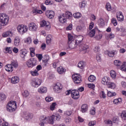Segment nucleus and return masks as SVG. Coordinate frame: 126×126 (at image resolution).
Segmentation results:
<instances>
[{"label":"nucleus","mask_w":126,"mask_h":126,"mask_svg":"<svg viewBox=\"0 0 126 126\" xmlns=\"http://www.w3.org/2000/svg\"><path fill=\"white\" fill-rule=\"evenodd\" d=\"M55 118V115H52L48 117L41 116L40 118V123H39V125L40 126H45V124H46V123H49L50 125H54L56 121Z\"/></svg>","instance_id":"f257e3e1"},{"label":"nucleus","mask_w":126,"mask_h":126,"mask_svg":"<svg viewBox=\"0 0 126 126\" xmlns=\"http://www.w3.org/2000/svg\"><path fill=\"white\" fill-rule=\"evenodd\" d=\"M9 21V17L5 13H0V23L3 25H7Z\"/></svg>","instance_id":"f03ea898"},{"label":"nucleus","mask_w":126,"mask_h":126,"mask_svg":"<svg viewBox=\"0 0 126 126\" xmlns=\"http://www.w3.org/2000/svg\"><path fill=\"white\" fill-rule=\"evenodd\" d=\"M16 108H17V106L16 105V101H11L8 103L6 109L8 112L12 113L13 111H15V109H16Z\"/></svg>","instance_id":"7ed1b4c3"},{"label":"nucleus","mask_w":126,"mask_h":126,"mask_svg":"<svg viewBox=\"0 0 126 126\" xmlns=\"http://www.w3.org/2000/svg\"><path fill=\"white\" fill-rule=\"evenodd\" d=\"M17 30L21 35H23L28 31V27L24 25H19L17 28Z\"/></svg>","instance_id":"20e7f679"},{"label":"nucleus","mask_w":126,"mask_h":126,"mask_svg":"<svg viewBox=\"0 0 126 126\" xmlns=\"http://www.w3.org/2000/svg\"><path fill=\"white\" fill-rule=\"evenodd\" d=\"M31 84L32 87H34L35 88H37L42 84V80L38 79V78H35L33 79L31 83Z\"/></svg>","instance_id":"39448f33"},{"label":"nucleus","mask_w":126,"mask_h":126,"mask_svg":"<svg viewBox=\"0 0 126 126\" xmlns=\"http://www.w3.org/2000/svg\"><path fill=\"white\" fill-rule=\"evenodd\" d=\"M72 79L76 84H79L81 83L82 80L81 79V76L78 74H74L72 76Z\"/></svg>","instance_id":"423d86ee"},{"label":"nucleus","mask_w":126,"mask_h":126,"mask_svg":"<svg viewBox=\"0 0 126 126\" xmlns=\"http://www.w3.org/2000/svg\"><path fill=\"white\" fill-rule=\"evenodd\" d=\"M53 90L56 93H61L63 90V85L60 83H57L53 86Z\"/></svg>","instance_id":"0eeeda50"},{"label":"nucleus","mask_w":126,"mask_h":126,"mask_svg":"<svg viewBox=\"0 0 126 126\" xmlns=\"http://www.w3.org/2000/svg\"><path fill=\"white\" fill-rule=\"evenodd\" d=\"M27 65L28 67L32 68L34 67L36 64H37V61L35 60V59L32 58L29 59L27 62Z\"/></svg>","instance_id":"6e6552de"},{"label":"nucleus","mask_w":126,"mask_h":126,"mask_svg":"<svg viewBox=\"0 0 126 126\" xmlns=\"http://www.w3.org/2000/svg\"><path fill=\"white\" fill-rule=\"evenodd\" d=\"M40 26H41V27H44V26H45V29L47 31H49V30L51 29V25L50 22H47L45 21V20H43L42 21L40 22Z\"/></svg>","instance_id":"1a4fd4ad"},{"label":"nucleus","mask_w":126,"mask_h":126,"mask_svg":"<svg viewBox=\"0 0 126 126\" xmlns=\"http://www.w3.org/2000/svg\"><path fill=\"white\" fill-rule=\"evenodd\" d=\"M71 97L75 100H77L79 98V92L77 90H73L71 91Z\"/></svg>","instance_id":"9d476101"},{"label":"nucleus","mask_w":126,"mask_h":126,"mask_svg":"<svg viewBox=\"0 0 126 126\" xmlns=\"http://www.w3.org/2000/svg\"><path fill=\"white\" fill-rule=\"evenodd\" d=\"M37 28H38L37 25L34 23H31L29 25V30L30 31L34 32L37 30Z\"/></svg>","instance_id":"9b49d317"},{"label":"nucleus","mask_w":126,"mask_h":126,"mask_svg":"<svg viewBox=\"0 0 126 126\" xmlns=\"http://www.w3.org/2000/svg\"><path fill=\"white\" fill-rule=\"evenodd\" d=\"M24 117L27 121H30L33 119V114L32 113H26L24 115Z\"/></svg>","instance_id":"f8f14e48"},{"label":"nucleus","mask_w":126,"mask_h":126,"mask_svg":"<svg viewBox=\"0 0 126 126\" xmlns=\"http://www.w3.org/2000/svg\"><path fill=\"white\" fill-rule=\"evenodd\" d=\"M83 40V36L79 35L77 37L76 40H75L76 43L80 47V45L82 44V41Z\"/></svg>","instance_id":"ddd939ff"},{"label":"nucleus","mask_w":126,"mask_h":126,"mask_svg":"<svg viewBox=\"0 0 126 126\" xmlns=\"http://www.w3.org/2000/svg\"><path fill=\"white\" fill-rule=\"evenodd\" d=\"M45 14L46 16L50 19L53 18L54 16H55V12L53 11H47Z\"/></svg>","instance_id":"4468645a"},{"label":"nucleus","mask_w":126,"mask_h":126,"mask_svg":"<svg viewBox=\"0 0 126 126\" xmlns=\"http://www.w3.org/2000/svg\"><path fill=\"white\" fill-rule=\"evenodd\" d=\"M69 45V48L70 49H75L76 47L78 46V44L75 41H71L69 43H68Z\"/></svg>","instance_id":"2eb2a0df"},{"label":"nucleus","mask_w":126,"mask_h":126,"mask_svg":"<svg viewBox=\"0 0 126 126\" xmlns=\"http://www.w3.org/2000/svg\"><path fill=\"white\" fill-rule=\"evenodd\" d=\"M27 50L26 49H23L20 51V57L22 59H25V57L27 55Z\"/></svg>","instance_id":"dca6fc26"},{"label":"nucleus","mask_w":126,"mask_h":126,"mask_svg":"<svg viewBox=\"0 0 126 126\" xmlns=\"http://www.w3.org/2000/svg\"><path fill=\"white\" fill-rule=\"evenodd\" d=\"M97 29H98L97 28H94L93 30H92L91 31H88V35L90 36V37H94L96 33V30Z\"/></svg>","instance_id":"f3484780"},{"label":"nucleus","mask_w":126,"mask_h":126,"mask_svg":"<svg viewBox=\"0 0 126 126\" xmlns=\"http://www.w3.org/2000/svg\"><path fill=\"white\" fill-rule=\"evenodd\" d=\"M47 89L45 87H41L38 88V92L40 93L41 94H44L45 93H47Z\"/></svg>","instance_id":"a211bd4d"},{"label":"nucleus","mask_w":126,"mask_h":126,"mask_svg":"<svg viewBox=\"0 0 126 126\" xmlns=\"http://www.w3.org/2000/svg\"><path fill=\"white\" fill-rule=\"evenodd\" d=\"M5 69L6 71L12 72V71H13V67L12 66L11 64H7L5 66Z\"/></svg>","instance_id":"6ab92c4d"},{"label":"nucleus","mask_w":126,"mask_h":126,"mask_svg":"<svg viewBox=\"0 0 126 126\" xmlns=\"http://www.w3.org/2000/svg\"><path fill=\"white\" fill-rule=\"evenodd\" d=\"M57 72L59 74H63L65 72V69L63 68V66H60L57 68Z\"/></svg>","instance_id":"aec40b11"},{"label":"nucleus","mask_w":126,"mask_h":126,"mask_svg":"<svg viewBox=\"0 0 126 126\" xmlns=\"http://www.w3.org/2000/svg\"><path fill=\"white\" fill-rule=\"evenodd\" d=\"M14 44L16 47L19 46V44H20V37L19 36H17L15 37Z\"/></svg>","instance_id":"412c9836"},{"label":"nucleus","mask_w":126,"mask_h":126,"mask_svg":"<svg viewBox=\"0 0 126 126\" xmlns=\"http://www.w3.org/2000/svg\"><path fill=\"white\" fill-rule=\"evenodd\" d=\"M19 78L17 76L12 77L11 81L13 84H16L19 82Z\"/></svg>","instance_id":"4be33fe9"},{"label":"nucleus","mask_w":126,"mask_h":126,"mask_svg":"<svg viewBox=\"0 0 126 126\" xmlns=\"http://www.w3.org/2000/svg\"><path fill=\"white\" fill-rule=\"evenodd\" d=\"M64 16V17L70 19L72 17V14L70 12H65L64 14H62Z\"/></svg>","instance_id":"5701e85b"},{"label":"nucleus","mask_w":126,"mask_h":126,"mask_svg":"<svg viewBox=\"0 0 126 126\" xmlns=\"http://www.w3.org/2000/svg\"><path fill=\"white\" fill-rule=\"evenodd\" d=\"M11 65L14 68H17L18 67V62H17V61L16 60H12L11 61L10 63Z\"/></svg>","instance_id":"b1692460"},{"label":"nucleus","mask_w":126,"mask_h":126,"mask_svg":"<svg viewBox=\"0 0 126 126\" xmlns=\"http://www.w3.org/2000/svg\"><path fill=\"white\" fill-rule=\"evenodd\" d=\"M59 21L61 22V23H65L66 22V18L65 17H64L63 15H62L59 17Z\"/></svg>","instance_id":"393cba45"},{"label":"nucleus","mask_w":126,"mask_h":126,"mask_svg":"<svg viewBox=\"0 0 126 126\" xmlns=\"http://www.w3.org/2000/svg\"><path fill=\"white\" fill-rule=\"evenodd\" d=\"M117 17L119 21H124V15H123V13L119 12Z\"/></svg>","instance_id":"a878e982"},{"label":"nucleus","mask_w":126,"mask_h":126,"mask_svg":"<svg viewBox=\"0 0 126 126\" xmlns=\"http://www.w3.org/2000/svg\"><path fill=\"white\" fill-rule=\"evenodd\" d=\"M32 13L34 15H36V14H42V13H43V11H42L41 10L35 9L32 11Z\"/></svg>","instance_id":"bb28decb"},{"label":"nucleus","mask_w":126,"mask_h":126,"mask_svg":"<svg viewBox=\"0 0 126 126\" xmlns=\"http://www.w3.org/2000/svg\"><path fill=\"white\" fill-rule=\"evenodd\" d=\"M110 76L112 79H116L117 77V73L114 70L110 71Z\"/></svg>","instance_id":"cd10ccee"},{"label":"nucleus","mask_w":126,"mask_h":126,"mask_svg":"<svg viewBox=\"0 0 126 126\" xmlns=\"http://www.w3.org/2000/svg\"><path fill=\"white\" fill-rule=\"evenodd\" d=\"M106 54H107V56L108 57H110V58H113L115 56V51H106Z\"/></svg>","instance_id":"c85d7f7f"},{"label":"nucleus","mask_w":126,"mask_h":126,"mask_svg":"<svg viewBox=\"0 0 126 126\" xmlns=\"http://www.w3.org/2000/svg\"><path fill=\"white\" fill-rule=\"evenodd\" d=\"M88 110V106L86 104H84L81 106V112L82 113H85Z\"/></svg>","instance_id":"c756f323"},{"label":"nucleus","mask_w":126,"mask_h":126,"mask_svg":"<svg viewBox=\"0 0 126 126\" xmlns=\"http://www.w3.org/2000/svg\"><path fill=\"white\" fill-rule=\"evenodd\" d=\"M107 85L108 88H111V89H115V88H116V84L114 83H111L109 82V83H107Z\"/></svg>","instance_id":"7c9ffc66"},{"label":"nucleus","mask_w":126,"mask_h":126,"mask_svg":"<svg viewBox=\"0 0 126 126\" xmlns=\"http://www.w3.org/2000/svg\"><path fill=\"white\" fill-rule=\"evenodd\" d=\"M88 80L90 82H94L96 80V77L93 75H91L89 77Z\"/></svg>","instance_id":"2f4dec72"},{"label":"nucleus","mask_w":126,"mask_h":126,"mask_svg":"<svg viewBox=\"0 0 126 126\" xmlns=\"http://www.w3.org/2000/svg\"><path fill=\"white\" fill-rule=\"evenodd\" d=\"M68 43L74 41V37L69 33L68 34Z\"/></svg>","instance_id":"473e14b6"},{"label":"nucleus","mask_w":126,"mask_h":126,"mask_svg":"<svg viewBox=\"0 0 126 126\" xmlns=\"http://www.w3.org/2000/svg\"><path fill=\"white\" fill-rule=\"evenodd\" d=\"M109 77H104L102 80V82H103L104 84H106V85H108V83H109L110 82L109 81Z\"/></svg>","instance_id":"72a5a7b5"},{"label":"nucleus","mask_w":126,"mask_h":126,"mask_svg":"<svg viewBox=\"0 0 126 126\" xmlns=\"http://www.w3.org/2000/svg\"><path fill=\"white\" fill-rule=\"evenodd\" d=\"M121 102H122L121 98L115 99L113 100V103L115 104L116 105H119V104H120V103H121Z\"/></svg>","instance_id":"f704fd0d"},{"label":"nucleus","mask_w":126,"mask_h":126,"mask_svg":"<svg viewBox=\"0 0 126 126\" xmlns=\"http://www.w3.org/2000/svg\"><path fill=\"white\" fill-rule=\"evenodd\" d=\"M121 118L123 121H126V111H123L121 114Z\"/></svg>","instance_id":"c9c22d12"},{"label":"nucleus","mask_w":126,"mask_h":126,"mask_svg":"<svg viewBox=\"0 0 126 126\" xmlns=\"http://www.w3.org/2000/svg\"><path fill=\"white\" fill-rule=\"evenodd\" d=\"M114 63L116 66H121L122 65V62L120 60H115Z\"/></svg>","instance_id":"e433bc0d"},{"label":"nucleus","mask_w":126,"mask_h":126,"mask_svg":"<svg viewBox=\"0 0 126 126\" xmlns=\"http://www.w3.org/2000/svg\"><path fill=\"white\" fill-rule=\"evenodd\" d=\"M84 66H85V65H84V63L83 62H79L78 64V67L81 69H83L84 68Z\"/></svg>","instance_id":"4c0bfd02"},{"label":"nucleus","mask_w":126,"mask_h":126,"mask_svg":"<svg viewBox=\"0 0 126 126\" xmlns=\"http://www.w3.org/2000/svg\"><path fill=\"white\" fill-rule=\"evenodd\" d=\"M31 73L32 76H38L39 75V73H38V71L36 69L31 71Z\"/></svg>","instance_id":"58836bf2"},{"label":"nucleus","mask_w":126,"mask_h":126,"mask_svg":"<svg viewBox=\"0 0 126 126\" xmlns=\"http://www.w3.org/2000/svg\"><path fill=\"white\" fill-rule=\"evenodd\" d=\"M52 40V35H48L46 37V43L49 45L50 43H51V41Z\"/></svg>","instance_id":"ea45409f"},{"label":"nucleus","mask_w":126,"mask_h":126,"mask_svg":"<svg viewBox=\"0 0 126 126\" xmlns=\"http://www.w3.org/2000/svg\"><path fill=\"white\" fill-rule=\"evenodd\" d=\"M114 38H115V34L112 33L109 34L108 35H107L106 37V38L107 39V40H109V39H110L111 40H112L114 39Z\"/></svg>","instance_id":"a19ab883"},{"label":"nucleus","mask_w":126,"mask_h":126,"mask_svg":"<svg viewBox=\"0 0 126 126\" xmlns=\"http://www.w3.org/2000/svg\"><path fill=\"white\" fill-rule=\"evenodd\" d=\"M120 69L122 71H126V62L123 63L122 65L120 67Z\"/></svg>","instance_id":"79ce46f5"},{"label":"nucleus","mask_w":126,"mask_h":126,"mask_svg":"<svg viewBox=\"0 0 126 126\" xmlns=\"http://www.w3.org/2000/svg\"><path fill=\"white\" fill-rule=\"evenodd\" d=\"M116 95H117V93H112L111 91L107 92V96H108V97H114L116 96Z\"/></svg>","instance_id":"37998d69"},{"label":"nucleus","mask_w":126,"mask_h":126,"mask_svg":"<svg viewBox=\"0 0 126 126\" xmlns=\"http://www.w3.org/2000/svg\"><path fill=\"white\" fill-rule=\"evenodd\" d=\"M80 47H81L82 51H86L88 48V45L86 44H83L82 46L81 45Z\"/></svg>","instance_id":"c03bdc74"},{"label":"nucleus","mask_w":126,"mask_h":126,"mask_svg":"<svg viewBox=\"0 0 126 126\" xmlns=\"http://www.w3.org/2000/svg\"><path fill=\"white\" fill-rule=\"evenodd\" d=\"M106 8L108 11H111V10H112V6H111V4H110V3L107 2L106 3Z\"/></svg>","instance_id":"a18cd8bd"},{"label":"nucleus","mask_w":126,"mask_h":126,"mask_svg":"<svg viewBox=\"0 0 126 126\" xmlns=\"http://www.w3.org/2000/svg\"><path fill=\"white\" fill-rule=\"evenodd\" d=\"M73 16L74 18H80V17H81V14L79 12L75 13L73 14Z\"/></svg>","instance_id":"49530a36"},{"label":"nucleus","mask_w":126,"mask_h":126,"mask_svg":"<svg viewBox=\"0 0 126 126\" xmlns=\"http://www.w3.org/2000/svg\"><path fill=\"white\" fill-rule=\"evenodd\" d=\"M10 34H11V32H6L3 33L2 36L3 37H8V36H10Z\"/></svg>","instance_id":"de8ad7c7"},{"label":"nucleus","mask_w":126,"mask_h":126,"mask_svg":"<svg viewBox=\"0 0 126 126\" xmlns=\"http://www.w3.org/2000/svg\"><path fill=\"white\" fill-rule=\"evenodd\" d=\"M12 52V51H11V48L10 47H7L5 48L4 53L6 54H7V53H8V54H11Z\"/></svg>","instance_id":"09e8293b"},{"label":"nucleus","mask_w":126,"mask_h":126,"mask_svg":"<svg viewBox=\"0 0 126 126\" xmlns=\"http://www.w3.org/2000/svg\"><path fill=\"white\" fill-rule=\"evenodd\" d=\"M57 105V103L56 102H54L52 104V105L50 106V109L51 111H54L55 110V108H56V105Z\"/></svg>","instance_id":"8fccbe9b"},{"label":"nucleus","mask_w":126,"mask_h":126,"mask_svg":"<svg viewBox=\"0 0 126 126\" xmlns=\"http://www.w3.org/2000/svg\"><path fill=\"white\" fill-rule=\"evenodd\" d=\"M53 100H54V98H53V97L47 96L45 98V101H46V102H49L53 101Z\"/></svg>","instance_id":"3c124183"},{"label":"nucleus","mask_w":126,"mask_h":126,"mask_svg":"<svg viewBox=\"0 0 126 126\" xmlns=\"http://www.w3.org/2000/svg\"><path fill=\"white\" fill-rule=\"evenodd\" d=\"M6 98L5 94H0V100L1 101H3Z\"/></svg>","instance_id":"603ef678"},{"label":"nucleus","mask_w":126,"mask_h":126,"mask_svg":"<svg viewBox=\"0 0 126 126\" xmlns=\"http://www.w3.org/2000/svg\"><path fill=\"white\" fill-rule=\"evenodd\" d=\"M99 25L101 27H103V26L105 25V21H104V20H103L102 19H100Z\"/></svg>","instance_id":"864d4df0"},{"label":"nucleus","mask_w":126,"mask_h":126,"mask_svg":"<svg viewBox=\"0 0 126 126\" xmlns=\"http://www.w3.org/2000/svg\"><path fill=\"white\" fill-rule=\"evenodd\" d=\"M111 22L112 23H113V24H114V26H117V25H118V22H117V20L115 18L112 19Z\"/></svg>","instance_id":"5fc2aeb1"},{"label":"nucleus","mask_w":126,"mask_h":126,"mask_svg":"<svg viewBox=\"0 0 126 126\" xmlns=\"http://www.w3.org/2000/svg\"><path fill=\"white\" fill-rule=\"evenodd\" d=\"M89 88H91V89H93V90H94V88H95V85L94 84H88Z\"/></svg>","instance_id":"6e6d98bb"},{"label":"nucleus","mask_w":126,"mask_h":126,"mask_svg":"<svg viewBox=\"0 0 126 126\" xmlns=\"http://www.w3.org/2000/svg\"><path fill=\"white\" fill-rule=\"evenodd\" d=\"M96 60L97 62H101V54L97 53L96 55Z\"/></svg>","instance_id":"4d7b16f0"},{"label":"nucleus","mask_w":126,"mask_h":126,"mask_svg":"<svg viewBox=\"0 0 126 126\" xmlns=\"http://www.w3.org/2000/svg\"><path fill=\"white\" fill-rule=\"evenodd\" d=\"M76 30L78 32H81V31H83V28H82V27L78 26L76 28Z\"/></svg>","instance_id":"13d9d810"},{"label":"nucleus","mask_w":126,"mask_h":126,"mask_svg":"<svg viewBox=\"0 0 126 126\" xmlns=\"http://www.w3.org/2000/svg\"><path fill=\"white\" fill-rule=\"evenodd\" d=\"M55 119L56 120V121H60V120H61V115L60 114H56L55 116Z\"/></svg>","instance_id":"bf43d9fd"},{"label":"nucleus","mask_w":126,"mask_h":126,"mask_svg":"<svg viewBox=\"0 0 126 126\" xmlns=\"http://www.w3.org/2000/svg\"><path fill=\"white\" fill-rule=\"evenodd\" d=\"M49 56H46V58H44L42 60L43 63H48V61H49Z\"/></svg>","instance_id":"052dcab7"},{"label":"nucleus","mask_w":126,"mask_h":126,"mask_svg":"<svg viewBox=\"0 0 126 126\" xmlns=\"http://www.w3.org/2000/svg\"><path fill=\"white\" fill-rule=\"evenodd\" d=\"M65 115H66V116H71L72 114V111L71 110L67 111L64 112Z\"/></svg>","instance_id":"680f3d73"},{"label":"nucleus","mask_w":126,"mask_h":126,"mask_svg":"<svg viewBox=\"0 0 126 126\" xmlns=\"http://www.w3.org/2000/svg\"><path fill=\"white\" fill-rule=\"evenodd\" d=\"M90 19L92 21H94L96 20V16L94 14L91 15Z\"/></svg>","instance_id":"e2e57ef3"},{"label":"nucleus","mask_w":126,"mask_h":126,"mask_svg":"<svg viewBox=\"0 0 126 126\" xmlns=\"http://www.w3.org/2000/svg\"><path fill=\"white\" fill-rule=\"evenodd\" d=\"M36 57L38 59V61L39 62H41V61L42 60V54H36Z\"/></svg>","instance_id":"0e129e2a"},{"label":"nucleus","mask_w":126,"mask_h":126,"mask_svg":"<svg viewBox=\"0 0 126 126\" xmlns=\"http://www.w3.org/2000/svg\"><path fill=\"white\" fill-rule=\"evenodd\" d=\"M23 95L24 97H28V96H29V93L28 92V91H25Z\"/></svg>","instance_id":"69168bd1"},{"label":"nucleus","mask_w":126,"mask_h":126,"mask_svg":"<svg viewBox=\"0 0 126 126\" xmlns=\"http://www.w3.org/2000/svg\"><path fill=\"white\" fill-rule=\"evenodd\" d=\"M88 125L89 126H94L96 125V121H91L89 123Z\"/></svg>","instance_id":"338daca9"},{"label":"nucleus","mask_w":126,"mask_h":126,"mask_svg":"<svg viewBox=\"0 0 126 126\" xmlns=\"http://www.w3.org/2000/svg\"><path fill=\"white\" fill-rule=\"evenodd\" d=\"M66 30L67 31L69 30H72V24H70L66 28Z\"/></svg>","instance_id":"774afa93"}]
</instances>
